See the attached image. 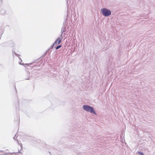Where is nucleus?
I'll return each mask as SVG.
<instances>
[{
    "mask_svg": "<svg viewBox=\"0 0 155 155\" xmlns=\"http://www.w3.org/2000/svg\"><path fill=\"white\" fill-rule=\"evenodd\" d=\"M61 46H62V45H59L56 47V49H58L59 48H60L61 47Z\"/></svg>",
    "mask_w": 155,
    "mask_h": 155,
    "instance_id": "obj_5",
    "label": "nucleus"
},
{
    "mask_svg": "<svg viewBox=\"0 0 155 155\" xmlns=\"http://www.w3.org/2000/svg\"><path fill=\"white\" fill-rule=\"evenodd\" d=\"M2 152V150H0V152Z\"/></svg>",
    "mask_w": 155,
    "mask_h": 155,
    "instance_id": "obj_8",
    "label": "nucleus"
},
{
    "mask_svg": "<svg viewBox=\"0 0 155 155\" xmlns=\"http://www.w3.org/2000/svg\"><path fill=\"white\" fill-rule=\"evenodd\" d=\"M83 108L85 110L92 113L95 114H96L95 110H94L93 108L91 106L88 105H84L83 106Z\"/></svg>",
    "mask_w": 155,
    "mask_h": 155,
    "instance_id": "obj_1",
    "label": "nucleus"
},
{
    "mask_svg": "<svg viewBox=\"0 0 155 155\" xmlns=\"http://www.w3.org/2000/svg\"><path fill=\"white\" fill-rule=\"evenodd\" d=\"M124 136V134L122 133L120 134V139L121 142L122 143H124L125 142Z\"/></svg>",
    "mask_w": 155,
    "mask_h": 155,
    "instance_id": "obj_4",
    "label": "nucleus"
},
{
    "mask_svg": "<svg viewBox=\"0 0 155 155\" xmlns=\"http://www.w3.org/2000/svg\"><path fill=\"white\" fill-rule=\"evenodd\" d=\"M138 153L139 155H144L143 153L141 152H139Z\"/></svg>",
    "mask_w": 155,
    "mask_h": 155,
    "instance_id": "obj_6",
    "label": "nucleus"
},
{
    "mask_svg": "<svg viewBox=\"0 0 155 155\" xmlns=\"http://www.w3.org/2000/svg\"><path fill=\"white\" fill-rule=\"evenodd\" d=\"M102 15L105 16H108L111 14V11L106 8L101 9V10Z\"/></svg>",
    "mask_w": 155,
    "mask_h": 155,
    "instance_id": "obj_2",
    "label": "nucleus"
},
{
    "mask_svg": "<svg viewBox=\"0 0 155 155\" xmlns=\"http://www.w3.org/2000/svg\"><path fill=\"white\" fill-rule=\"evenodd\" d=\"M121 49H120V48H119V51H118L119 52H120V53L121 52Z\"/></svg>",
    "mask_w": 155,
    "mask_h": 155,
    "instance_id": "obj_7",
    "label": "nucleus"
},
{
    "mask_svg": "<svg viewBox=\"0 0 155 155\" xmlns=\"http://www.w3.org/2000/svg\"><path fill=\"white\" fill-rule=\"evenodd\" d=\"M63 37L62 34H61L60 37H58L54 43V45H57L59 44L61 42Z\"/></svg>",
    "mask_w": 155,
    "mask_h": 155,
    "instance_id": "obj_3",
    "label": "nucleus"
}]
</instances>
